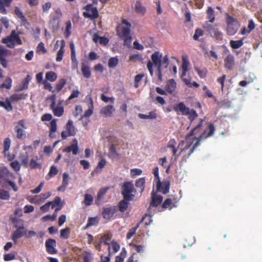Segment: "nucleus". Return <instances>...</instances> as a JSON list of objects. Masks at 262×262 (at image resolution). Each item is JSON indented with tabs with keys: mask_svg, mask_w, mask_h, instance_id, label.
I'll return each mask as SVG.
<instances>
[{
	"mask_svg": "<svg viewBox=\"0 0 262 262\" xmlns=\"http://www.w3.org/2000/svg\"><path fill=\"white\" fill-rule=\"evenodd\" d=\"M10 198V195L9 191L3 189H0V199L4 200H9Z\"/></svg>",
	"mask_w": 262,
	"mask_h": 262,
	"instance_id": "nucleus-46",
	"label": "nucleus"
},
{
	"mask_svg": "<svg viewBox=\"0 0 262 262\" xmlns=\"http://www.w3.org/2000/svg\"><path fill=\"white\" fill-rule=\"evenodd\" d=\"M51 208L53 209L55 207H60L61 209L63 204L61 202V198L59 196H56L53 201H51Z\"/></svg>",
	"mask_w": 262,
	"mask_h": 262,
	"instance_id": "nucleus-36",
	"label": "nucleus"
},
{
	"mask_svg": "<svg viewBox=\"0 0 262 262\" xmlns=\"http://www.w3.org/2000/svg\"><path fill=\"white\" fill-rule=\"evenodd\" d=\"M207 18L210 23H213L215 20L214 11L211 7H209L206 11Z\"/></svg>",
	"mask_w": 262,
	"mask_h": 262,
	"instance_id": "nucleus-37",
	"label": "nucleus"
},
{
	"mask_svg": "<svg viewBox=\"0 0 262 262\" xmlns=\"http://www.w3.org/2000/svg\"><path fill=\"white\" fill-rule=\"evenodd\" d=\"M67 81L64 78L60 79L56 84V90L57 92H60L66 84Z\"/></svg>",
	"mask_w": 262,
	"mask_h": 262,
	"instance_id": "nucleus-45",
	"label": "nucleus"
},
{
	"mask_svg": "<svg viewBox=\"0 0 262 262\" xmlns=\"http://www.w3.org/2000/svg\"><path fill=\"white\" fill-rule=\"evenodd\" d=\"M52 111L54 115L57 117H61L62 116L64 113V108L62 106L57 105V106H54L52 108H50Z\"/></svg>",
	"mask_w": 262,
	"mask_h": 262,
	"instance_id": "nucleus-31",
	"label": "nucleus"
},
{
	"mask_svg": "<svg viewBox=\"0 0 262 262\" xmlns=\"http://www.w3.org/2000/svg\"><path fill=\"white\" fill-rule=\"evenodd\" d=\"M56 242L55 239L49 238L45 243L46 249L47 252L50 254H55L57 253L56 249Z\"/></svg>",
	"mask_w": 262,
	"mask_h": 262,
	"instance_id": "nucleus-14",
	"label": "nucleus"
},
{
	"mask_svg": "<svg viewBox=\"0 0 262 262\" xmlns=\"http://www.w3.org/2000/svg\"><path fill=\"white\" fill-rule=\"evenodd\" d=\"M163 197L160 195H156L154 192L152 193V199L150 203V206L157 207L162 201Z\"/></svg>",
	"mask_w": 262,
	"mask_h": 262,
	"instance_id": "nucleus-26",
	"label": "nucleus"
},
{
	"mask_svg": "<svg viewBox=\"0 0 262 262\" xmlns=\"http://www.w3.org/2000/svg\"><path fill=\"white\" fill-rule=\"evenodd\" d=\"M17 123V125L15 126V131L16 133L17 137L20 139H25L26 137V134L24 129H26V127L24 124V121L21 120Z\"/></svg>",
	"mask_w": 262,
	"mask_h": 262,
	"instance_id": "nucleus-11",
	"label": "nucleus"
},
{
	"mask_svg": "<svg viewBox=\"0 0 262 262\" xmlns=\"http://www.w3.org/2000/svg\"><path fill=\"white\" fill-rule=\"evenodd\" d=\"M32 77L30 75H27L25 80L22 82L21 84L19 86L17 87L16 91H21L25 89H27L28 88V85L30 81L31 80Z\"/></svg>",
	"mask_w": 262,
	"mask_h": 262,
	"instance_id": "nucleus-27",
	"label": "nucleus"
},
{
	"mask_svg": "<svg viewBox=\"0 0 262 262\" xmlns=\"http://www.w3.org/2000/svg\"><path fill=\"white\" fill-rule=\"evenodd\" d=\"M69 176L67 172H64L62 176L61 185L57 188L58 191H64L69 184Z\"/></svg>",
	"mask_w": 262,
	"mask_h": 262,
	"instance_id": "nucleus-23",
	"label": "nucleus"
},
{
	"mask_svg": "<svg viewBox=\"0 0 262 262\" xmlns=\"http://www.w3.org/2000/svg\"><path fill=\"white\" fill-rule=\"evenodd\" d=\"M90 104L91 106L89 107V109L85 111L84 115L81 117L82 118L89 117L91 116L93 113V100L92 98H90Z\"/></svg>",
	"mask_w": 262,
	"mask_h": 262,
	"instance_id": "nucleus-41",
	"label": "nucleus"
},
{
	"mask_svg": "<svg viewBox=\"0 0 262 262\" xmlns=\"http://www.w3.org/2000/svg\"><path fill=\"white\" fill-rule=\"evenodd\" d=\"M37 157H36V160L32 159L30 160V163H29V167L31 169H36L37 168L40 169L41 167V165L38 163L37 161Z\"/></svg>",
	"mask_w": 262,
	"mask_h": 262,
	"instance_id": "nucleus-44",
	"label": "nucleus"
},
{
	"mask_svg": "<svg viewBox=\"0 0 262 262\" xmlns=\"http://www.w3.org/2000/svg\"><path fill=\"white\" fill-rule=\"evenodd\" d=\"M66 31H65V37L66 38H68L70 36V35L71 34V28H72V26H71V21L70 20L67 21L66 23Z\"/></svg>",
	"mask_w": 262,
	"mask_h": 262,
	"instance_id": "nucleus-55",
	"label": "nucleus"
},
{
	"mask_svg": "<svg viewBox=\"0 0 262 262\" xmlns=\"http://www.w3.org/2000/svg\"><path fill=\"white\" fill-rule=\"evenodd\" d=\"M13 0H0V13L6 14L7 11L6 7L10 6Z\"/></svg>",
	"mask_w": 262,
	"mask_h": 262,
	"instance_id": "nucleus-25",
	"label": "nucleus"
},
{
	"mask_svg": "<svg viewBox=\"0 0 262 262\" xmlns=\"http://www.w3.org/2000/svg\"><path fill=\"white\" fill-rule=\"evenodd\" d=\"M134 189V186L132 182H125L122 186V194L123 196V199L127 201L132 200L134 197V195L132 194Z\"/></svg>",
	"mask_w": 262,
	"mask_h": 262,
	"instance_id": "nucleus-7",
	"label": "nucleus"
},
{
	"mask_svg": "<svg viewBox=\"0 0 262 262\" xmlns=\"http://www.w3.org/2000/svg\"><path fill=\"white\" fill-rule=\"evenodd\" d=\"M129 246L132 247L137 253H141L143 251V246L138 245L135 244L130 243Z\"/></svg>",
	"mask_w": 262,
	"mask_h": 262,
	"instance_id": "nucleus-62",
	"label": "nucleus"
},
{
	"mask_svg": "<svg viewBox=\"0 0 262 262\" xmlns=\"http://www.w3.org/2000/svg\"><path fill=\"white\" fill-rule=\"evenodd\" d=\"M70 48L71 51V60L72 69L76 70L78 68V62L76 59L75 46L73 42H71L70 43Z\"/></svg>",
	"mask_w": 262,
	"mask_h": 262,
	"instance_id": "nucleus-19",
	"label": "nucleus"
},
{
	"mask_svg": "<svg viewBox=\"0 0 262 262\" xmlns=\"http://www.w3.org/2000/svg\"><path fill=\"white\" fill-rule=\"evenodd\" d=\"M131 24L127 20L123 19L120 27L116 29L117 34L119 38H125L130 35Z\"/></svg>",
	"mask_w": 262,
	"mask_h": 262,
	"instance_id": "nucleus-6",
	"label": "nucleus"
},
{
	"mask_svg": "<svg viewBox=\"0 0 262 262\" xmlns=\"http://www.w3.org/2000/svg\"><path fill=\"white\" fill-rule=\"evenodd\" d=\"M162 54L158 51L155 52L151 56V59L147 63V68L151 76L153 75V65L158 68H162Z\"/></svg>",
	"mask_w": 262,
	"mask_h": 262,
	"instance_id": "nucleus-4",
	"label": "nucleus"
},
{
	"mask_svg": "<svg viewBox=\"0 0 262 262\" xmlns=\"http://www.w3.org/2000/svg\"><path fill=\"white\" fill-rule=\"evenodd\" d=\"M16 228L17 229L13 232L12 237V240L15 242H16L17 239L27 234V229H25L23 224H21L18 227H16Z\"/></svg>",
	"mask_w": 262,
	"mask_h": 262,
	"instance_id": "nucleus-15",
	"label": "nucleus"
},
{
	"mask_svg": "<svg viewBox=\"0 0 262 262\" xmlns=\"http://www.w3.org/2000/svg\"><path fill=\"white\" fill-rule=\"evenodd\" d=\"M0 106L4 107L7 111H11L13 110L10 101L8 98L5 101L0 100Z\"/></svg>",
	"mask_w": 262,
	"mask_h": 262,
	"instance_id": "nucleus-39",
	"label": "nucleus"
},
{
	"mask_svg": "<svg viewBox=\"0 0 262 262\" xmlns=\"http://www.w3.org/2000/svg\"><path fill=\"white\" fill-rule=\"evenodd\" d=\"M203 28L211 35H213L216 39H222L223 34L221 32L219 31L217 25H213L209 24L208 22H206L205 24L203 26Z\"/></svg>",
	"mask_w": 262,
	"mask_h": 262,
	"instance_id": "nucleus-9",
	"label": "nucleus"
},
{
	"mask_svg": "<svg viewBox=\"0 0 262 262\" xmlns=\"http://www.w3.org/2000/svg\"><path fill=\"white\" fill-rule=\"evenodd\" d=\"M139 225L140 223H138L136 227L132 228L129 230L126 234L127 239H130L136 233V232L137 229L139 228Z\"/></svg>",
	"mask_w": 262,
	"mask_h": 262,
	"instance_id": "nucleus-52",
	"label": "nucleus"
},
{
	"mask_svg": "<svg viewBox=\"0 0 262 262\" xmlns=\"http://www.w3.org/2000/svg\"><path fill=\"white\" fill-rule=\"evenodd\" d=\"M145 179L144 178H141L137 180L135 183V186L138 190L142 193L145 188Z\"/></svg>",
	"mask_w": 262,
	"mask_h": 262,
	"instance_id": "nucleus-30",
	"label": "nucleus"
},
{
	"mask_svg": "<svg viewBox=\"0 0 262 262\" xmlns=\"http://www.w3.org/2000/svg\"><path fill=\"white\" fill-rule=\"evenodd\" d=\"M37 52H41L43 54H45L47 52V50L45 47V45L42 42H40L36 48Z\"/></svg>",
	"mask_w": 262,
	"mask_h": 262,
	"instance_id": "nucleus-59",
	"label": "nucleus"
},
{
	"mask_svg": "<svg viewBox=\"0 0 262 262\" xmlns=\"http://www.w3.org/2000/svg\"><path fill=\"white\" fill-rule=\"evenodd\" d=\"M24 98L23 94H14L10 97V100L12 102H16L19 100Z\"/></svg>",
	"mask_w": 262,
	"mask_h": 262,
	"instance_id": "nucleus-56",
	"label": "nucleus"
},
{
	"mask_svg": "<svg viewBox=\"0 0 262 262\" xmlns=\"http://www.w3.org/2000/svg\"><path fill=\"white\" fill-rule=\"evenodd\" d=\"M2 42L6 44L7 47L13 49L16 45H21L23 41L19 37V33H16L15 30H12L10 35L2 39Z\"/></svg>",
	"mask_w": 262,
	"mask_h": 262,
	"instance_id": "nucleus-3",
	"label": "nucleus"
},
{
	"mask_svg": "<svg viewBox=\"0 0 262 262\" xmlns=\"http://www.w3.org/2000/svg\"><path fill=\"white\" fill-rule=\"evenodd\" d=\"M118 59L117 57H111L109 59L108 66L110 68H114L117 66L118 63Z\"/></svg>",
	"mask_w": 262,
	"mask_h": 262,
	"instance_id": "nucleus-51",
	"label": "nucleus"
},
{
	"mask_svg": "<svg viewBox=\"0 0 262 262\" xmlns=\"http://www.w3.org/2000/svg\"><path fill=\"white\" fill-rule=\"evenodd\" d=\"M203 122L204 120L200 118L198 124L186 135L185 138V146L180 152V155L182 156L181 161L182 163H185L187 161L190 156L200 145L202 140L210 137L213 134L215 127L212 123H210L208 126L209 132L207 134L206 130H205L198 138L192 137L194 135L197 134L200 132Z\"/></svg>",
	"mask_w": 262,
	"mask_h": 262,
	"instance_id": "nucleus-1",
	"label": "nucleus"
},
{
	"mask_svg": "<svg viewBox=\"0 0 262 262\" xmlns=\"http://www.w3.org/2000/svg\"><path fill=\"white\" fill-rule=\"evenodd\" d=\"M173 110L177 113H180L182 115L188 116L190 125L193 121L198 117V114L194 109H190L187 107L183 102H180L175 105L173 108Z\"/></svg>",
	"mask_w": 262,
	"mask_h": 262,
	"instance_id": "nucleus-2",
	"label": "nucleus"
},
{
	"mask_svg": "<svg viewBox=\"0 0 262 262\" xmlns=\"http://www.w3.org/2000/svg\"><path fill=\"white\" fill-rule=\"evenodd\" d=\"M194 70L197 72L200 77L201 78H204L207 75V70L206 69L200 70L199 68L195 67Z\"/></svg>",
	"mask_w": 262,
	"mask_h": 262,
	"instance_id": "nucleus-57",
	"label": "nucleus"
},
{
	"mask_svg": "<svg viewBox=\"0 0 262 262\" xmlns=\"http://www.w3.org/2000/svg\"><path fill=\"white\" fill-rule=\"evenodd\" d=\"M178 200L174 197L172 198H167L166 199L162 204V207L164 208H169L171 209L172 207H176V205L175 204Z\"/></svg>",
	"mask_w": 262,
	"mask_h": 262,
	"instance_id": "nucleus-22",
	"label": "nucleus"
},
{
	"mask_svg": "<svg viewBox=\"0 0 262 262\" xmlns=\"http://www.w3.org/2000/svg\"><path fill=\"white\" fill-rule=\"evenodd\" d=\"M14 13L17 16V17L20 19V20L24 23H26L27 21V20L23 14L22 11L20 9V8L18 7H15L14 8Z\"/></svg>",
	"mask_w": 262,
	"mask_h": 262,
	"instance_id": "nucleus-33",
	"label": "nucleus"
},
{
	"mask_svg": "<svg viewBox=\"0 0 262 262\" xmlns=\"http://www.w3.org/2000/svg\"><path fill=\"white\" fill-rule=\"evenodd\" d=\"M11 222L14 225L15 227H18L21 224H23V221L17 216L11 217Z\"/></svg>",
	"mask_w": 262,
	"mask_h": 262,
	"instance_id": "nucleus-60",
	"label": "nucleus"
},
{
	"mask_svg": "<svg viewBox=\"0 0 262 262\" xmlns=\"http://www.w3.org/2000/svg\"><path fill=\"white\" fill-rule=\"evenodd\" d=\"M114 111L115 108L114 106L112 105H108L101 109L100 114L104 115L105 117H111L112 116Z\"/></svg>",
	"mask_w": 262,
	"mask_h": 262,
	"instance_id": "nucleus-24",
	"label": "nucleus"
},
{
	"mask_svg": "<svg viewBox=\"0 0 262 262\" xmlns=\"http://www.w3.org/2000/svg\"><path fill=\"white\" fill-rule=\"evenodd\" d=\"M138 117L141 119H154L157 117V114L156 111H151L148 113V115H145L143 114H139Z\"/></svg>",
	"mask_w": 262,
	"mask_h": 262,
	"instance_id": "nucleus-32",
	"label": "nucleus"
},
{
	"mask_svg": "<svg viewBox=\"0 0 262 262\" xmlns=\"http://www.w3.org/2000/svg\"><path fill=\"white\" fill-rule=\"evenodd\" d=\"M177 83L173 79L168 80L165 85V90L169 94H172L176 90Z\"/></svg>",
	"mask_w": 262,
	"mask_h": 262,
	"instance_id": "nucleus-21",
	"label": "nucleus"
},
{
	"mask_svg": "<svg viewBox=\"0 0 262 262\" xmlns=\"http://www.w3.org/2000/svg\"><path fill=\"white\" fill-rule=\"evenodd\" d=\"M135 11L137 13L144 15L146 12L145 8L142 6L141 3L139 1H137L135 4Z\"/></svg>",
	"mask_w": 262,
	"mask_h": 262,
	"instance_id": "nucleus-35",
	"label": "nucleus"
},
{
	"mask_svg": "<svg viewBox=\"0 0 262 262\" xmlns=\"http://www.w3.org/2000/svg\"><path fill=\"white\" fill-rule=\"evenodd\" d=\"M61 45L60 49L58 50L57 53V56L56 58V60L57 62H60L62 60L63 54L64 53V47L66 45V42L63 39L61 40Z\"/></svg>",
	"mask_w": 262,
	"mask_h": 262,
	"instance_id": "nucleus-28",
	"label": "nucleus"
},
{
	"mask_svg": "<svg viewBox=\"0 0 262 262\" xmlns=\"http://www.w3.org/2000/svg\"><path fill=\"white\" fill-rule=\"evenodd\" d=\"M15 258L14 252L5 254L4 255V260L6 261H10Z\"/></svg>",
	"mask_w": 262,
	"mask_h": 262,
	"instance_id": "nucleus-61",
	"label": "nucleus"
},
{
	"mask_svg": "<svg viewBox=\"0 0 262 262\" xmlns=\"http://www.w3.org/2000/svg\"><path fill=\"white\" fill-rule=\"evenodd\" d=\"M157 183V187L158 191L162 192L163 194H166L169 192L170 187V182L168 180H165L161 182L160 180Z\"/></svg>",
	"mask_w": 262,
	"mask_h": 262,
	"instance_id": "nucleus-16",
	"label": "nucleus"
},
{
	"mask_svg": "<svg viewBox=\"0 0 262 262\" xmlns=\"http://www.w3.org/2000/svg\"><path fill=\"white\" fill-rule=\"evenodd\" d=\"M66 131H62L61 137L62 140H65L69 136H74L76 134V130L73 125V121L69 120L66 125Z\"/></svg>",
	"mask_w": 262,
	"mask_h": 262,
	"instance_id": "nucleus-10",
	"label": "nucleus"
},
{
	"mask_svg": "<svg viewBox=\"0 0 262 262\" xmlns=\"http://www.w3.org/2000/svg\"><path fill=\"white\" fill-rule=\"evenodd\" d=\"M128 201L125 200L124 199L120 201L118 206H117L118 210H119L121 212H124L128 206Z\"/></svg>",
	"mask_w": 262,
	"mask_h": 262,
	"instance_id": "nucleus-34",
	"label": "nucleus"
},
{
	"mask_svg": "<svg viewBox=\"0 0 262 262\" xmlns=\"http://www.w3.org/2000/svg\"><path fill=\"white\" fill-rule=\"evenodd\" d=\"M227 33L229 35H234L238 31L240 24L239 22L232 16L228 15L226 18Z\"/></svg>",
	"mask_w": 262,
	"mask_h": 262,
	"instance_id": "nucleus-5",
	"label": "nucleus"
},
{
	"mask_svg": "<svg viewBox=\"0 0 262 262\" xmlns=\"http://www.w3.org/2000/svg\"><path fill=\"white\" fill-rule=\"evenodd\" d=\"M12 86V79L10 77H7L5 81L1 84V88H5L7 89H10Z\"/></svg>",
	"mask_w": 262,
	"mask_h": 262,
	"instance_id": "nucleus-50",
	"label": "nucleus"
},
{
	"mask_svg": "<svg viewBox=\"0 0 262 262\" xmlns=\"http://www.w3.org/2000/svg\"><path fill=\"white\" fill-rule=\"evenodd\" d=\"M70 234V229L67 227L60 230V237L63 239H68Z\"/></svg>",
	"mask_w": 262,
	"mask_h": 262,
	"instance_id": "nucleus-48",
	"label": "nucleus"
},
{
	"mask_svg": "<svg viewBox=\"0 0 262 262\" xmlns=\"http://www.w3.org/2000/svg\"><path fill=\"white\" fill-rule=\"evenodd\" d=\"M106 165V160L104 159H101L97 165V166L95 168L94 171L92 172V174L93 175L95 172H100L101 169L105 166Z\"/></svg>",
	"mask_w": 262,
	"mask_h": 262,
	"instance_id": "nucleus-43",
	"label": "nucleus"
},
{
	"mask_svg": "<svg viewBox=\"0 0 262 262\" xmlns=\"http://www.w3.org/2000/svg\"><path fill=\"white\" fill-rule=\"evenodd\" d=\"M51 195V192H47L45 193H41L38 196V197L39 198L38 201L40 202L44 201L46 199L49 198Z\"/></svg>",
	"mask_w": 262,
	"mask_h": 262,
	"instance_id": "nucleus-64",
	"label": "nucleus"
},
{
	"mask_svg": "<svg viewBox=\"0 0 262 262\" xmlns=\"http://www.w3.org/2000/svg\"><path fill=\"white\" fill-rule=\"evenodd\" d=\"M108 155L110 158H115L119 156V154L117 152L115 146L114 144H112L109 147Z\"/></svg>",
	"mask_w": 262,
	"mask_h": 262,
	"instance_id": "nucleus-38",
	"label": "nucleus"
},
{
	"mask_svg": "<svg viewBox=\"0 0 262 262\" xmlns=\"http://www.w3.org/2000/svg\"><path fill=\"white\" fill-rule=\"evenodd\" d=\"M57 74L54 72L49 71L47 72L46 74V80H49L51 82H53L55 81L57 79Z\"/></svg>",
	"mask_w": 262,
	"mask_h": 262,
	"instance_id": "nucleus-42",
	"label": "nucleus"
},
{
	"mask_svg": "<svg viewBox=\"0 0 262 262\" xmlns=\"http://www.w3.org/2000/svg\"><path fill=\"white\" fill-rule=\"evenodd\" d=\"M97 223L98 222L95 217H90L88 219V223L85 229L93 225H96Z\"/></svg>",
	"mask_w": 262,
	"mask_h": 262,
	"instance_id": "nucleus-63",
	"label": "nucleus"
},
{
	"mask_svg": "<svg viewBox=\"0 0 262 262\" xmlns=\"http://www.w3.org/2000/svg\"><path fill=\"white\" fill-rule=\"evenodd\" d=\"M81 72L83 76L86 78H89L91 76L90 68L84 62L81 63Z\"/></svg>",
	"mask_w": 262,
	"mask_h": 262,
	"instance_id": "nucleus-29",
	"label": "nucleus"
},
{
	"mask_svg": "<svg viewBox=\"0 0 262 262\" xmlns=\"http://www.w3.org/2000/svg\"><path fill=\"white\" fill-rule=\"evenodd\" d=\"M11 144V140L9 138L5 139L4 141V151L3 152L5 155H6L7 152L8 151Z\"/></svg>",
	"mask_w": 262,
	"mask_h": 262,
	"instance_id": "nucleus-49",
	"label": "nucleus"
},
{
	"mask_svg": "<svg viewBox=\"0 0 262 262\" xmlns=\"http://www.w3.org/2000/svg\"><path fill=\"white\" fill-rule=\"evenodd\" d=\"M144 76L143 74H139L135 77L134 79V86L138 88L139 86V83L142 80L143 77Z\"/></svg>",
	"mask_w": 262,
	"mask_h": 262,
	"instance_id": "nucleus-53",
	"label": "nucleus"
},
{
	"mask_svg": "<svg viewBox=\"0 0 262 262\" xmlns=\"http://www.w3.org/2000/svg\"><path fill=\"white\" fill-rule=\"evenodd\" d=\"M8 50L2 46H0V63L4 68L7 67L8 62L5 57L7 55Z\"/></svg>",
	"mask_w": 262,
	"mask_h": 262,
	"instance_id": "nucleus-20",
	"label": "nucleus"
},
{
	"mask_svg": "<svg viewBox=\"0 0 262 262\" xmlns=\"http://www.w3.org/2000/svg\"><path fill=\"white\" fill-rule=\"evenodd\" d=\"M117 211L118 208L116 206L105 207L103 209L102 215L104 219L110 220Z\"/></svg>",
	"mask_w": 262,
	"mask_h": 262,
	"instance_id": "nucleus-12",
	"label": "nucleus"
},
{
	"mask_svg": "<svg viewBox=\"0 0 262 262\" xmlns=\"http://www.w3.org/2000/svg\"><path fill=\"white\" fill-rule=\"evenodd\" d=\"M83 9L86 10L85 12H83V16L85 18H88L93 20L99 17L97 8L96 7H93L92 4H88L84 6Z\"/></svg>",
	"mask_w": 262,
	"mask_h": 262,
	"instance_id": "nucleus-8",
	"label": "nucleus"
},
{
	"mask_svg": "<svg viewBox=\"0 0 262 262\" xmlns=\"http://www.w3.org/2000/svg\"><path fill=\"white\" fill-rule=\"evenodd\" d=\"M204 34V31L199 28H197L195 30L194 34L193 36V39L194 40H198L200 37L203 36Z\"/></svg>",
	"mask_w": 262,
	"mask_h": 262,
	"instance_id": "nucleus-58",
	"label": "nucleus"
},
{
	"mask_svg": "<svg viewBox=\"0 0 262 262\" xmlns=\"http://www.w3.org/2000/svg\"><path fill=\"white\" fill-rule=\"evenodd\" d=\"M15 178L13 174L9 171L6 167L0 168V181L6 182L9 180H12Z\"/></svg>",
	"mask_w": 262,
	"mask_h": 262,
	"instance_id": "nucleus-13",
	"label": "nucleus"
},
{
	"mask_svg": "<svg viewBox=\"0 0 262 262\" xmlns=\"http://www.w3.org/2000/svg\"><path fill=\"white\" fill-rule=\"evenodd\" d=\"M243 40L244 39L238 40H231L230 41V46L234 49H238L243 46L244 43Z\"/></svg>",
	"mask_w": 262,
	"mask_h": 262,
	"instance_id": "nucleus-40",
	"label": "nucleus"
},
{
	"mask_svg": "<svg viewBox=\"0 0 262 262\" xmlns=\"http://www.w3.org/2000/svg\"><path fill=\"white\" fill-rule=\"evenodd\" d=\"M58 170L57 167L55 165H52L50 167L48 176L50 178L54 177L58 173Z\"/></svg>",
	"mask_w": 262,
	"mask_h": 262,
	"instance_id": "nucleus-54",
	"label": "nucleus"
},
{
	"mask_svg": "<svg viewBox=\"0 0 262 262\" xmlns=\"http://www.w3.org/2000/svg\"><path fill=\"white\" fill-rule=\"evenodd\" d=\"M235 64V58L232 54L228 55L224 59V67L227 70H233Z\"/></svg>",
	"mask_w": 262,
	"mask_h": 262,
	"instance_id": "nucleus-18",
	"label": "nucleus"
},
{
	"mask_svg": "<svg viewBox=\"0 0 262 262\" xmlns=\"http://www.w3.org/2000/svg\"><path fill=\"white\" fill-rule=\"evenodd\" d=\"M93 201V197L91 194L86 193L84 195L83 203L85 206H88L91 205Z\"/></svg>",
	"mask_w": 262,
	"mask_h": 262,
	"instance_id": "nucleus-47",
	"label": "nucleus"
},
{
	"mask_svg": "<svg viewBox=\"0 0 262 262\" xmlns=\"http://www.w3.org/2000/svg\"><path fill=\"white\" fill-rule=\"evenodd\" d=\"M78 151V141L75 138L72 140V143L71 145L67 146L63 149V152L67 153L72 152L74 155H77Z\"/></svg>",
	"mask_w": 262,
	"mask_h": 262,
	"instance_id": "nucleus-17",
	"label": "nucleus"
}]
</instances>
